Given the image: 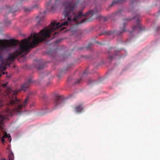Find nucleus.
<instances>
[{
	"instance_id": "5",
	"label": "nucleus",
	"mask_w": 160,
	"mask_h": 160,
	"mask_svg": "<svg viewBox=\"0 0 160 160\" xmlns=\"http://www.w3.org/2000/svg\"><path fill=\"white\" fill-rule=\"evenodd\" d=\"M136 19V25H134L132 27V30L133 31L136 30L138 29L139 31H142L143 30L142 27L141 25L139 23V15H138L136 16L133 18Z\"/></svg>"
},
{
	"instance_id": "25",
	"label": "nucleus",
	"mask_w": 160,
	"mask_h": 160,
	"mask_svg": "<svg viewBox=\"0 0 160 160\" xmlns=\"http://www.w3.org/2000/svg\"><path fill=\"white\" fill-rule=\"evenodd\" d=\"M37 6L36 5H35L33 7H32V8H35L36 7H37Z\"/></svg>"
},
{
	"instance_id": "23",
	"label": "nucleus",
	"mask_w": 160,
	"mask_h": 160,
	"mask_svg": "<svg viewBox=\"0 0 160 160\" xmlns=\"http://www.w3.org/2000/svg\"><path fill=\"white\" fill-rule=\"evenodd\" d=\"M43 68V67H41V66H39V67H38V69H41Z\"/></svg>"
},
{
	"instance_id": "15",
	"label": "nucleus",
	"mask_w": 160,
	"mask_h": 160,
	"mask_svg": "<svg viewBox=\"0 0 160 160\" xmlns=\"http://www.w3.org/2000/svg\"><path fill=\"white\" fill-rule=\"evenodd\" d=\"M81 80V78H80V79H79L78 80H77L76 81V82H75V84H78V83H79L80 82Z\"/></svg>"
},
{
	"instance_id": "27",
	"label": "nucleus",
	"mask_w": 160,
	"mask_h": 160,
	"mask_svg": "<svg viewBox=\"0 0 160 160\" xmlns=\"http://www.w3.org/2000/svg\"><path fill=\"white\" fill-rule=\"evenodd\" d=\"M132 32H130V33H131Z\"/></svg>"
},
{
	"instance_id": "8",
	"label": "nucleus",
	"mask_w": 160,
	"mask_h": 160,
	"mask_svg": "<svg viewBox=\"0 0 160 160\" xmlns=\"http://www.w3.org/2000/svg\"><path fill=\"white\" fill-rule=\"evenodd\" d=\"M127 23L125 21H123L122 23L120 25V30L119 33L118 34H120L122 33L125 32V26L127 25Z\"/></svg>"
},
{
	"instance_id": "7",
	"label": "nucleus",
	"mask_w": 160,
	"mask_h": 160,
	"mask_svg": "<svg viewBox=\"0 0 160 160\" xmlns=\"http://www.w3.org/2000/svg\"><path fill=\"white\" fill-rule=\"evenodd\" d=\"M33 82L32 79L29 78L25 82L22 83L20 87V90L24 91H26V89L29 88V87L31 85Z\"/></svg>"
},
{
	"instance_id": "26",
	"label": "nucleus",
	"mask_w": 160,
	"mask_h": 160,
	"mask_svg": "<svg viewBox=\"0 0 160 160\" xmlns=\"http://www.w3.org/2000/svg\"><path fill=\"white\" fill-rule=\"evenodd\" d=\"M130 20V19H127V21H129V20Z\"/></svg>"
},
{
	"instance_id": "13",
	"label": "nucleus",
	"mask_w": 160,
	"mask_h": 160,
	"mask_svg": "<svg viewBox=\"0 0 160 160\" xmlns=\"http://www.w3.org/2000/svg\"><path fill=\"white\" fill-rule=\"evenodd\" d=\"M112 32L105 31V32H104L103 33H100V35L101 36L102 34H105V35H106L107 34L111 35L112 34Z\"/></svg>"
},
{
	"instance_id": "18",
	"label": "nucleus",
	"mask_w": 160,
	"mask_h": 160,
	"mask_svg": "<svg viewBox=\"0 0 160 160\" xmlns=\"http://www.w3.org/2000/svg\"><path fill=\"white\" fill-rule=\"evenodd\" d=\"M61 41V40L60 39H58V40H57L56 42H55V43H57L58 42H60V41Z\"/></svg>"
},
{
	"instance_id": "9",
	"label": "nucleus",
	"mask_w": 160,
	"mask_h": 160,
	"mask_svg": "<svg viewBox=\"0 0 160 160\" xmlns=\"http://www.w3.org/2000/svg\"><path fill=\"white\" fill-rule=\"evenodd\" d=\"M83 107L82 104L76 106L74 108V111L76 112L80 113L83 110Z\"/></svg>"
},
{
	"instance_id": "22",
	"label": "nucleus",
	"mask_w": 160,
	"mask_h": 160,
	"mask_svg": "<svg viewBox=\"0 0 160 160\" xmlns=\"http://www.w3.org/2000/svg\"><path fill=\"white\" fill-rule=\"evenodd\" d=\"M94 81H92L91 80H89V82L90 83H92V82H93Z\"/></svg>"
},
{
	"instance_id": "6",
	"label": "nucleus",
	"mask_w": 160,
	"mask_h": 160,
	"mask_svg": "<svg viewBox=\"0 0 160 160\" xmlns=\"http://www.w3.org/2000/svg\"><path fill=\"white\" fill-rule=\"evenodd\" d=\"M33 82L32 79L29 78L25 82L22 83L20 87V90L24 91H26V89L29 88V87L31 85Z\"/></svg>"
},
{
	"instance_id": "3",
	"label": "nucleus",
	"mask_w": 160,
	"mask_h": 160,
	"mask_svg": "<svg viewBox=\"0 0 160 160\" xmlns=\"http://www.w3.org/2000/svg\"><path fill=\"white\" fill-rule=\"evenodd\" d=\"M64 103V100L58 95H55L54 100V109H57L62 107Z\"/></svg>"
},
{
	"instance_id": "17",
	"label": "nucleus",
	"mask_w": 160,
	"mask_h": 160,
	"mask_svg": "<svg viewBox=\"0 0 160 160\" xmlns=\"http://www.w3.org/2000/svg\"><path fill=\"white\" fill-rule=\"evenodd\" d=\"M109 58L111 60H112L113 59V57L112 56H110L109 57Z\"/></svg>"
},
{
	"instance_id": "14",
	"label": "nucleus",
	"mask_w": 160,
	"mask_h": 160,
	"mask_svg": "<svg viewBox=\"0 0 160 160\" xmlns=\"http://www.w3.org/2000/svg\"><path fill=\"white\" fill-rule=\"evenodd\" d=\"M2 137H3L4 138H8L9 139V137H10V136L9 134H8L6 132H5L4 133L3 136Z\"/></svg>"
},
{
	"instance_id": "24",
	"label": "nucleus",
	"mask_w": 160,
	"mask_h": 160,
	"mask_svg": "<svg viewBox=\"0 0 160 160\" xmlns=\"http://www.w3.org/2000/svg\"><path fill=\"white\" fill-rule=\"evenodd\" d=\"M135 1H136V0H133V2H131V4H132Z\"/></svg>"
},
{
	"instance_id": "11",
	"label": "nucleus",
	"mask_w": 160,
	"mask_h": 160,
	"mask_svg": "<svg viewBox=\"0 0 160 160\" xmlns=\"http://www.w3.org/2000/svg\"><path fill=\"white\" fill-rule=\"evenodd\" d=\"M8 157L9 160H13L14 159V155L12 152L9 154Z\"/></svg>"
},
{
	"instance_id": "16",
	"label": "nucleus",
	"mask_w": 160,
	"mask_h": 160,
	"mask_svg": "<svg viewBox=\"0 0 160 160\" xmlns=\"http://www.w3.org/2000/svg\"><path fill=\"white\" fill-rule=\"evenodd\" d=\"M4 138L3 137H2L1 138V140H2V142H4V141H5V140L4 139Z\"/></svg>"
},
{
	"instance_id": "19",
	"label": "nucleus",
	"mask_w": 160,
	"mask_h": 160,
	"mask_svg": "<svg viewBox=\"0 0 160 160\" xmlns=\"http://www.w3.org/2000/svg\"><path fill=\"white\" fill-rule=\"evenodd\" d=\"M0 160H7L4 158H0Z\"/></svg>"
},
{
	"instance_id": "1",
	"label": "nucleus",
	"mask_w": 160,
	"mask_h": 160,
	"mask_svg": "<svg viewBox=\"0 0 160 160\" xmlns=\"http://www.w3.org/2000/svg\"><path fill=\"white\" fill-rule=\"evenodd\" d=\"M78 3L75 0H66L63 4L64 22H51L50 25L40 31L39 33L35 32L33 35L32 34L29 36L28 38L22 40L19 44V48L13 53L9 54L8 58L3 60V70L6 69V66H9L15 58L23 52H28L30 49L33 48L42 41L50 40L54 38L58 32H53L57 29L59 28L60 31H62L66 29L65 26L69 25H72V26L77 25L91 21L93 18H98L101 17L100 15H98L100 10L97 7L84 15L80 11L75 13L74 11Z\"/></svg>"
},
{
	"instance_id": "4",
	"label": "nucleus",
	"mask_w": 160,
	"mask_h": 160,
	"mask_svg": "<svg viewBox=\"0 0 160 160\" xmlns=\"http://www.w3.org/2000/svg\"><path fill=\"white\" fill-rule=\"evenodd\" d=\"M53 0H49L46 4V7L48 11H52L54 10L57 7V3L60 2V0H56L53 4Z\"/></svg>"
},
{
	"instance_id": "20",
	"label": "nucleus",
	"mask_w": 160,
	"mask_h": 160,
	"mask_svg": "<svg viewBox=\"0 0 160 160\" xmlns=\"http://www.w3.org/2000/svg\"><path fill=\"white\" fill-rule=\"evenodd\" d=\"M25 11H31V10H30V9L28 8H26V9H25Z\"/></svg>"
},
{
	"instance_id": "12",
	"label": "nucleus",
	"mask_w": 160,
	"mask_h": 160,
	"mask_svg": "<svg viewBox=\"0 0 160 160\" xmlns=\"http://www.w3.org/2000/svg\"><path fill=\"white\" fill-rule=\"evenodd\" d=\"M44 21V19L43 18H42L39 19L38 21L37 24L38 26H41L42 24V22Z\"/></svg>"
},
{
	"instance_id": "10",
	"label": "nucleus",
	"mask_w": 160,
	"mask_h": 160,
	"mask_svg": "<svg viewBox=\"0 0 160 160\" xmlns=\"http://www.w3.org/2000/svg\"><path fill=\"white\" fill-rule=\"evenodd\" d=\"M125 0H114L112 2V3L109 5L110 7H112L115 4H118L122 3V2Z\"/></svg>"
},
{
	"instance_id": "2",
	"label": "nucleus",
	"mask_w": 160,
	"mask_h": 160,
	"mask_svg": "<svg viewBox=\"0 0 160 160\" xmlns=\"http://www.w3.org/2000/svg\"><path fill=\"white\" fill-rule=\"evenodd\" d=\"M8 82H6L0 86V93H4L7 99L5 102L7 108L2 114L0 115V129H1L5 120L8 119L9 116H11L13 112L20 113L23 107L28 104L29 98L28 97L23 103L16 98L17 92L11 88L8 87Z\"/></svg>"
},
{
	"instance_id": "21",
	"label": "nucleus",
	"mask_w": 160,
	"mask_h": 160,
	"mask_svg": "<svg viewBox=\"0 0 160 160\" xmlns=\"http://www.w3.org/2000/svg\"><path fill=\"white\" fill-rule=\"evenodd\" d=\"M92 43H89V46L87 48H89L91 45Z\"/></svg>"
}]
</instances>
